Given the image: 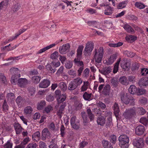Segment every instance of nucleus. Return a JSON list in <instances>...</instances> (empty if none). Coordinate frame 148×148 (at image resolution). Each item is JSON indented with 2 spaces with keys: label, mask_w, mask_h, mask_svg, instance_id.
<instances>
[{
  "label": "nucleus",
  "mask_w": 148,
  "mask_h": 148,
  "mask_svg": "<svg viewBox=\"0 0 148 148\" xmlns=\"http://www.w3.org/2000/svg\"><path fill=\"white\" fill-rule=\"evenodd\" d=\"M79 122H78L77 123L71 125L72 127L75 130L78 129L79 128L80 125L79 124Z\"/></svg>",
  "instance_id": "obj_61"
},
{
  "label": "nucleus",
  "mask_w": 148,
  "mask_h": 148,
  "mask_svg": "<svg viewBox=\"0 0 148 148\" xmlns=\"http://www.w3.org/2000/svg\"><path fill=\"white\" fill-rule=\"evenodd\" d=\"M104 25L107 28H110L112 26V23L108 21H104Z\"/></svg>",
  "instance_id": "obj_56"
},
{
  "label": "nucleus",
  "mask_w": 148,
  "mask_h": 148,
  "mask_svg": "<svg viewBox=\"0 0 148 148\" xmlns=\"http://www.w3.org/2000/svg\"><path fill=\"white\" fill-rule=\"evenodd\" d=\"M125 39L128 42H132L136 39V37L132 35H128L126 36Z\"/></svg>",
  "instance_id": "obj_31"
},
{
  "label": "nucleus",
  "mask_w": 148,
  "mask_h": 148,
  "mask_svg": "<svg viewBox=\"0 0 148 148\" xmlns=\"http://www.w3.org/2000/svg\"><path fill=\"white\" fill-rule=\"evenodd\" d=\"M16 101L18 106H21L24 102V100L22 97L19 96L16 99Z\"/></svg>",
  "instance_id": "obj_36"
},
{
  "label": "nucleus",
  "mask_w": 148,
  "mask_h": 148,
  "mask_svg": "<svg viewBox=\"0 0 148 148\" xmlns=\"http://www.w3.org/2000/svg\"><path fill=\"white\" fill-rule=\"evenodd\" d=\"M6 98L8 100L13 99L14 98V94L12 93H10L7 95Z\"/></svg>",
  "instance_id": "obj_50"
},
{
  "label": "nucleus",
  "mask_w": 148,
  "mask_h": 148,
  "mask_svg": "<svg viewBox=\"0 0 148 148\" xmlns=\"http://www.w3.org/2000/svg\"><path fill=\"white\" fill-rule=\"evenodd\" d=\"M121 68L125 70H128L130 68V66L127 60L125 59L122 60L120 63Z\"/></svg>",
  "instance_id": "obj_10"
},
{
  "label": "nucleus",
  "mask_w": 148,
  "mask_h": 148,
  "mask_svg": "<svg viewBox=\"0 0 148 148\" xmlns=\"http://www.w3.org/2000/svg\"><path fill=\"white\" fill-rule=\"evenodd\" d=\"M41 77L38 76H34L32 77V82L35 84H38L41 79Z\"/></svg>",
  "instance_id": "obj_38"
},
{
  "label": "nucleus",
  "mask_w": 148,
  "mask_h": 148,
  "mask_svg": "<svg viewBox=\"0 0 148 148\" xmlns=\"http://www.w3.org/2000/svg\"><path fill=\"white\" fill-rule=\"evenodd\" d=\"M70 47V45L68 43L64 45L59 47V51L61 54H65L69 51Z\"/></svg>",
  "instance_id": "obj_7"
},
{
  "label": "nucleus",
  "mask_w": 148,
  "mask_h": 148,
  "mask_svg": "<svg viewBox=\"0 0 148 148\" xmlns=\"http://www.w3.org/2000/svg\"><path fill=\"white\" fill-rule=\"evenodd\" d=\"M109 138L110 142L114 144L116 143V136L114 135H111Z\"/></svg>",
  "instance_id": "obj_46"
},
{
  "label": "nucleus",
  "mask_w": 148,
  "mask_h": 148,
  "mask_svg": "<svg viewBox=\"0 0 148 148\" xmlns=\"http://www.w3.org/2000/svg\"><path fill=\"white\" fill-rule=\"evenodd\" d=\"M114 111V114L115 116L117 117L119 115L120 110L117 103H115L112 107Z\"/></svg>",
  "instance_id": "obj_16"
},
{
  "label": "nucleus",
  "mask_w": 148,
  "mask_h": 148,
  "mask_svg": "<svg viewBox=\"0 0 148 148\" xmlns=\"http://www.w3.org/2000/svg\"><path fill=\"white\" fill-rule=\"evenodd\" d=\"M28 83V81L25 78H20L18 80V85L21 87H24Z\"/></svg>",
  "instance_id": "obj_11"
},
{
  "label": "nucleus",
  "mask_w": 148,
  "mask_h": 148,
  "mask_svg": "<svg viewBox=\"0 0 148 148\" xmlns=\"http://www.w3.org/2000/svg\"><path fill=\"white\" fill-rule=\"evenodd\" d=\"M89 85V82L88 81H84L83 82V84L81 88V92H84L86 91L88 88V86Z\"/></svg>",
  "instance_id": "obj_25"
},
{
  "label": "nucleus",
  "mask_w": 148,
  "mask_h": 148,
  "mask_svg": "<svg viewBox=\"0 0 148 148\" xmlns=\"http://www.w3.org/2000/svg\"><path fill=\"white\" fill-rule=\"evenodd\" d=\"M94 47V44L91 42H88L86 45L83 53L85 56L89 55Z\"/></svg>",
  "instance_id": "obj_4"
},
{
  "label": "nucleus",
  "mask_w": 148,
  "mask_h": 148,
  "mask_svg": "<svg viewBox=\"0 0 148 148\" xmlns=\"http://www.w3.org/2000/svg\"><path fill=\"white\" fill-rule=\"evenodd\" d=\"M119 81L122 84L127 85L129 84V81L127 78L125 76L120 77L119 79Z\"/></svg>",
  "instance_id": "obj_20"
},
{
  "label": "nucleus",
  "mask_w": 148,
  "mask_h": 148,
  "mask_svg": "<svg viewBox=\"0 0 148 148\" xmlns=\"http://www.w3.org/2000/svg\"><path fill=\"white\" fill-rule=\"evenodd\" d=\"M135 6L136 7L139 8L140 9H142L144 8L145 7V5L141 3L136 2L135 4Z\"/></svg>",
  "instance_id": "obj_48"
},
{
  "label": "nucleus",
  "mask_w": 148,
  "mask_h": 148,
  "mask_svg": "<svg viewBox=\"0 0 148 148\" xmlns=\"http://www.w3.org/2000/svg\"><path fill=\"white\" fill-rule=\"evenodd\" d=\"M123 43L122 42H119L116 44H109L110 47H118L122 46Z\"/></svg>",
  "instance_id": "obj_57"
},
{
  "label": "nucleus",
  "mask_w": 148,
  "mask_h": 148,
  "mask_svg": "<svg viewBox=\"0 0 148 148\" xmlns=\"http://www.w3.org/2000/svg\"><path fill=\"white\" fill-rule=\"evenodd\" d=\"M145 130L144 127L142 125L137 126L135 129L136 134L138 135H140L143 134Z\"/></svg>",
  "instance_id": "obj_14"
},
{
  "label": "nucleus",
  "mask_w": 148,
  "mask_h": 148,
  "mask_svg": "<svg viewBox=\"0 0 148 148\" xmlns=\"http://www.w3.org/2000/svg\"><path fill=\"white\" fill-rule=\"evenodd\" d=\"M119 145L121 148H128L129 139L126 135H120L119 137Z\"/></svg>",
  "instance_id": "obj_1"
},
{
  "label": "nucleus",
  "mask_w": 148,
  "mask_h": 148,
  "mask_svg": "<svg viewBox=\"0 0 148 148\" xmlns=\"http://www.w3.org/2000/svg\"><path fill=\"white\" fill-rule=\"evenodd\" d=\"M87 11L91 14H97L96 10L92 8L88 9Z\"/></svg>",
  "instance_id": "obj_60"
},
{
  "label": "nucleus",
  "mask_w": 148,
  "mask_h": 148,
  "mask_svg": "<svg viewBox=\"0 0 148 148\" xmlns=\"http://www.w3.org/2000/svg\"><path fill=\"white\" fill-rule=\"evenodd\" d=\"M21 6L20 4L17 3L13 5L12 10L14 12H16L18 11L20 8Z\"/></svg>",
  "instance_id": "obj_54"
},
{
  "label": "nucleus",
  "mask_w": 148,
  "mask_h": 148,
  "mask_svg": "<svg viewBox=\"0 0 148 148\" xmlns=\"http://www.w3.org/2000/svg\"><path fill=\"white\" fill-rule=\"evenodd\" d=\"M0 83L6 84L7 83V81L3 73L0 74Z\"/></svg>",
  "instance_id": "obj_32"
},
{
  "label": "nucleus",
  "mask_w": 148,
  "mask_h": 148,
  "mask_svg": "<svg viewBox=\"0 0 148 148\" xmlns=\"http://www.w3.org/2000/svg\"><path fill=\"white\" fill-rule=\"evenodd\" d=\"M92 95L91 93H88L86 92H85L83 95V98L85 100L90 101L92 99Z\"/></svg>",
  "instance_id": "obj_22"
},
{
  "label": "nucleus",
  "mask_w": 148,
  "mask_h": 148,
  "mask_svg": "<svg viewBox=\"0 0 148 148\" xmlns=\"http://www.w3.org/2000/svg\"><path fill=\"white\" fill-rule=\"evenodd\" d=\"M120 97L122 103L127 104L129 103L128 96L127 93H124L123 92H121L120 95Z\"/></svg>",
  "instance_id": "obj_6"
},
{
  "label": "nucleus",
  "mask_w": 148,
  "mask_h": 148,
  "mask_svg": "<svg viewBox=\"0 0 148 148\" xmlns=\"http://www.w3.org/2000/svg\"><path fill=\"white\" fill-rule=\"evenodd\" d=\"M79 122L78 120H77L76 119V117L75 116H73L71 119L70 122L71 125L76 123Z\"/></svg>",
  "instance_id": "obj_53"
},
{
  "label": "nucleus",
  "mask_w": 148,
  "mask_h": 148,
  "mask_svg": "<svg viewBox=\"0 0 148 148\" xmlns=\"http://www.w3.org/2000/svg\"><path fill=\"white\" fill-rule=\"evenodd\" d=\"M50 84V82L49 80L44 79L39 84V86L41 88H45L47 87Z\"/></svg>",
  "instance_id": "obj_12"
},
{
  "label": "nucleus",
  "mask_w": 148,
  "mask_h": 148,
  "mask_svg": "<svg viewBox=\"0 0 148 148\" xmlns=\"http://www.w3.org/2000/svg\"><path fill=\"white\" fill-rule=\"evenodd\" d=\"M60 42L59 41H57L56 42V43H54V44H52L51 45L48 46H47L45 48H44L42 49H40L37 52V54H40V53H42L44 52L46 50H47L48 49H50V48L54 47L57 44L59 43Z\"/></svg>",
  "instance_id": "obj_9"
},
{
  "label": "nucleus",
  "mask_w": 148,
  "mask_h": 148,
  "mask_svg": "<svg viewBox=\"0 0 148 148\" xmlns=\"http://www.w3.org/2000/svg\"><path fill=\"white\" fill-rule=\"evenodd\" d=\"M102 144L104 148H113L111 143L107 140H103Z\"/></svg>",
  "instance_id": "obj_29"
},
{
  "label": "nucleus",
  "mask_w": 148,
  "mask_h": 148,
  "mask_svg": "<svg viewBox=\"0 0 148 148\" xmlns=\"http://www.w3.org/2000/svg\"><path fill=\"white\" fill-rule=\"evenodd\" d=\"M12 144L9 141H8L4 146V148H12Z\"/></svg>",
  "instance_id": "obj_64"
},
{
  "label": "nucleus",
  "mask_w": 148,
  "mask_h": 148,
  "mask_svg": "<svg viewBox=\"0 0 148 148\" xmlns=\"http://www.w3.org/2000/svg\"><path fill=\"white\" fill-rule=\"evenodd\" d=\"M75 64L78 66H83V63L82 61H81L80 60V58H75L73 61Z\"/></svg>",
  "instance_id": "obj_40"
},
{
  "label": "nucleus",
  "mask_w": 148,
  "mask_h": 148,
  "mask_svg": "<svg viewBox=\"0 0 148 148\" xmlns=\"http://www.w3.org/2000/svg\"><path fill=\"white\" fill-rule=\"evenodd\" d=\"M40 133L39 131H38L34 133L32 136V139L34 140L38 141L40 138Z\"/></svg>",
  "instance_id": "obj_26"
},
{
  "label": "nucleus",
  "mask_w": 148,
  "mask_h": 148,
  "mask_svg": "<svg viewBox=\"0 0 148 148\" xmlns=\"http://www.w3.org/2000/svg\"><path fill=\"white\" fill-rule=\"evenodd\" d=\"M77 87L73 82L72 81L69 84L68 88L69 90L72 91L76 89Z\"/></svg>",
  "instance_id": "obj_30"
},
{
  "label": "nucleus",
  "mask_w": 148,
  "mask_h": 148,
  "mask_svg": "<svg viewBox=\"0 0 148 148\" xmlns=\"http://www.w3.org/2000/svg\"><path fill=\"white\" fill-rule=\"evenodd\" d=\"M30 141V138L28 137H27L23 139V141L21 143V145H22L23 148L25 147V145H26L27 143Z\"/></svg>",
  "instance_id": "obj_44"
},
{
  "label": "nucleus",
  "mask_w": 148,
  "mask_h": 148,
  "mask_svg": "<svg viewBox=\"0 0 148 148\" xmlns=\"http://www.w3.org/2000/svg\"><path fill=\"white\" fill-rule=\"evenodd\" d=\"M110 86L108 84L106 85L104 87L102 91V94L105 96L108 95L110 94Z\"/></svg>",
  "instance_id": "obj_19"
},
{
  "label": "nucleus",
  "mask_w": 148,
  "mask_h": 148,
  "mask_svg": "<svg viewBox=\"0 0 148 148\" xmlns=\"http://www.w3.org/2000/svg\"><path fill=\"white\" fill-rule=\"evenodd\" d=\"M127 1H124L119 3L117 5V8L118 9H121L125 8L127 4Z\"/></svg>",
  "instance_id": "obj_39"
},
{
  "label": "nucleus",
  "mask_w": 148,
  "mask_h": 148,
  "mask_svg": "<svg viewBox=\"0 0 148 148\" xmlns=\"http://www.w3.org/2000/svg\"><path fill=\"white\" fill-rule=\"evenodd\" d=\"M139 85L140 86L148 85V77H145L140 79L138 82Z\"/></svg>",
  "instance_id": "obj_18"
},
{
  "label": "nucleus",
  "mask_w": 148,
  "mask_h": 148,
  "mask_svg": "<svg viewBox=\"0 0 148 148\" xmlns=\"http://www.w3.org/2000/svg\"><path fill=\"white\" fill-rule=\"evenodd\" d=\"M77 87L80 86L83 82V80L81 78L78 77L75 78L72 81Z\"/></svg>",
  "instance_id": "obj_27"
},
{
  "label": "nucleus",
  "mask_w": 148,
  "mask_h": 148,
  "mask_svg": "<svg viewBox=\"0 0 148 148\" xmlns=\"http://www.w3.org/2000/svg\"><path fill=\"white\" fill-rule=\"evenodd\" d=\"M14 126L16 134L18 135L20 134L22 132V130H23L20 124L18 123H15L14 124Z\"/></svg>",
  "instance_id": "obj_13"
},
{
  "label": "nucleus",
  "mask_w": 148,
  "mask_h": 148,
  "mask_svg": "<svg viewBox=\"0 0 148 148\" xmlns=\"http://www.w3.org/2000/svg\"><path fill=\"white\" fill-rule=\"evenodd\" d=\"M137 89L135 86L131 85L128 89V91L130 93L132 94H134L136 93Z\"/></svg>",
  "instance_id": "obj_34"
},
{
  "label": "nucleus",
  "mask_w": 148,
  "mask_h": 148,
  "mask_svg": "<svg viewBox=\"0 0 148 148\" xmlns=\"http://www.w3.org/2000/svg\"><path fill=\"white\" fill-rule=\"evenodd\" d=\"M121 61V58H119L115 64L113 70V73L115 74L116 73L119 69V66L120 62Z\"/></svg>",
  "instance_id": "obj_35"
},
{
  "label": "nucleus",
  "mask_w": 148,
  "mask_h": 148,
  "mask_svg": "<svg viewBox=\"0 0 148 148\" xmlns=\"http://www.w3.org/2000/svg\"><path fill=\"white\" fill-rule=\"evenodd\" d=\"M64 67L62 66H61L59 69L57 71L56 74L60 75V74H64Z\"/></svg>",
  "instance_id": "obj_58"
},
{
  "label": "nucleus",
  "mask_w": 148,
  "mask_h": 148,
  "mask_svg": "<svg viewBox=\"0 0 148 148\" xmlns=\"http://www.w3.org/2000/svg\"><path fill=\"white\" fill-rule=\"evenodd\" d=\"M87 112L90 121L93 120L94 119V116L92 114L91 109L90 108L88 109L87 110Z\"/></svg>",
  "instance_id": "obj_41"
},
{
  "label": "nucleus",
  "mask_w": 148,
  "mask_h": 148,
  "mask_svg": "<svg viewBox=\"0 0 148 148\" xmlns=\"http://www.w3.org/2000/svg\"><path fill=\"white\" fill-rule=\"evenodd\" d=\"M28 90L29 92V95L32 96L35 93V89L33 87H29Z\"/></svg>",
  "instance_id": "obj_49"
},
{
  "label": "nucleus",
  "mask_w": 148,
  "mask_h": 148,
  "mask_svg": "<svg viewBox=\"0 0 148 148\" xmlns=\"http://www.w3.org/2000/svg\"><path fill=\"white\" fill-rule=\"evenodd\" d=\"M124 29L129 33L133 32H134L133 29L129 25L127 24L124 26Z\"/></svg>",
  "instance_id": "obj_42"
},
{
  "label": "nucleus",
  "mask_w": 148,
  "mask_h": 148,
  "mask_svg": "<svg viewBox=\"0 0 148 148\" xmlns=\"http://www.w3.org/2000/svg\"><path fill=\"white\" fill-rule=\"evenodd\" d=\"M142 75L145 76L148 74V69H147L143 68L141 70Z\"/></svg>",
  "instance_id": "obj_59"
},
{
  "label": "nucleus",
  "mask_w": 148,
  "mask_h": 148,
  "mask_svg": "<svg viewBox=\"0 0 148 148\" xmlns=\"http://www.w3.org/2000/svg\"><path fill=\"white\" fill-rule=\"evenodd\" d=\"M50 137L51 134L48 129L47 128L44 129L42 132V139L44 140L47 138L49 139Z\"/></svg>",
  "instance_id": "obj_8"
},
{
  "label": "nucleus",
  "mask_w": 148,
  "mask_h": 148,
  "mask_svg": "<svg viewBox=\"0 0 148 148\" xmlns=\"http://www.w3.org/2000/svg\"><path fill=\"white\" fill-rule=\"evenodd\" d=\"M45 102L43 101H41L37 106V108L38 110H41L45 106Z\"/></svg>",
  "instance_id": "obj_47"
},
{
  "label": "nucleus",
  "mask_w": 148,
  "mask_h": 148,
  "mask_svg": "<svg viewBox=\"0 0 148 148\" xmlns=\"http://www.w3.org/2000/svg\"><path fill=\"white\" fill-rule=\"evenodd\" d=\"M110 82L114 87H116L118 86L119 82L117 79L116 78H114L110 80Z\"/></svg>",
  "instance_id": "obj_45"
},
{
  "label": "nucleus",
  "mask_w": 148,
  "mask_h": 148,
  "mask_svg": "<svg viewBox=\"0 0 148 148\" xmlns=\"http://www.w3.org/2000/svg\"><path fill=\"white\" fill-rule=\"evenodd\" d=\"M58 86L63 91H66L67 89V87L66 84L63 82L60 83L58 84Z\"/></svg>",
  "instance_id": "obj_33"
},
{
  "label": "nucleus",
  "mask_w": 148,
  "mask_h": 148,
  "mask_svg": "<svg viewBox=\"0 0 148 148\" xmlns=\"http://www.w3.org/2000/svg\"><path fill=\"white\" fill-rule=\"evenodd\" d=\"M37 145L36 143H30L27 145L26 148H36Z\"/></svg>",
  "instance_id": "obj_63"
},
{
  "label": "nucleus",
  "mask_w": 148,
  "mask_h": 148,
  "mask_svg": "<svg viewBox=\"0 0 148 148\" xmlns=\"http://www.w3.org/2000/svg\"><path fill=\"white\" fill-rule=\"evenodd\" d=\"M32 108L31 106H29L26 107L24 109V112L26 114H30L32 111Z\"/></svg>",
  "instance_id": "obj_43"
},
{
  "label": "nucleus",
  "mask_w": 148,
  "mask_h": 148,
  "mask_svg": "<svg viewBox=\"0 0 148 148\" xmlns=\"http://www.w3.org/2000/svg\"><path fill=\"white\" fill-rule=\"evenodd\" d=\"M97 121L98 125L103 126L105 123V119L103 116H101L97 118Z\"/></svg>",
  "instance_id": "obj_24"
},
{
  "label": "nucleus",
  "mask_w": 148,
  "mask_h": 148,
  "mask_svg": "<svg viewBox=\"0 0 148 148\" xmlns=\"http://www.w3.org/2000/svg\"><path fill=\"white\" fill-rule=\"evenodd\" d=\"M66 98V96L63 94L58 97L57 99L58 106H59L60 104L63 103V102L65 100Z\"/></svg>",
  "instance_id": "obj_28"
},
{
  "label": "nucleus",
  "mask_w": 148,
  "mask_h": 148,
  "mask_svg": "<svg viewBox=\"0 0 148 148\" xmlns=\"http://www.w3.org/2000/svg\"><path fill=\"white\" fill-rule=\"evenodd\" d=\"M137 109L135 107L127 109L123 114V116L127 119L130 120L136 115Z\"/></svg>",
  "instance_id": "obj_2"
},
{
  "label": "nucleus",
  "mask_w": 148,
  "mask_h": 148,
  "mask_svg": "<svg viewBox=\"0 0 148 148\" xmlns=\"http://www.w3.org/2000/svg\"><path fill=\"white\" fill-rule=\"evenodd\" d=\"M112 70V69L111 66L106 67L101 70L100 73L104 75H106L110 73Z\"/></svg>",
  "instance_id": "obj_15"
},
{
  "label": "nucleus",
  "mask_w": 148,
  "mask_h": 148,
  "mask_svg": "<svg viewBox=\"0 0 148 148\" xmlns=\"http://www.w3.org/2000/svg\"><path fill=\"white\" fill-rule=\"evenodd\" d=\"M140 122L145 125H147L148 123L147 119L145 117L141 118L140 119Z\"/></svg>",
  "instance_id": "obj_55"
},
{
  "label": "nucleus",
  "mask_w": 148,
  "mask_h": 148,
  "mask_svg": "<svg viewBox=\"0 0 148 148\" xmlns=\"http://www.w3.org/2000/svg\"><path fill=\"white\" fill-rule=\"evenodd\" d=\"M21 76L20 74L17 75L15 74V75H13L11 77V82L13 85H15L17 83V78L20 77Z\"/></svg>",
  "instance_id": "obj_23"
},
{
  "label": "nucleus",
  "mask_w": 148,
  "mask_h": 148,
  "mask_svg": "<svg viewBox=\"0 0 148 148\" xmlns=\"http://www.w3.org/2000/svg\"><path fill=\"white\" fill-rule=\"evenodd\" d=\"M58 56V53L57 52H55L51 55V58L53 59L57 58Z\"/></svg>",
  "instance_id": "obj_62"
},
{
  "label": "nucleus",
  "mask_w": 148,
  "mask_h": 148,
  "mask_svg": "<svg viewBox=\"0 0 148 148\" xmlns=\"http://www.w3.org/2000/svg\"><path fill=\"white\" fill-rule=\"evenodd\" d=\"M46 69L51 73H54L56 71V69L52 65V63L48 64L46 66Z\"/></svg>",
  "instance_id": "obj_21"
},
{
  "label": "nucleus",
  "mask_w": 148,
  "mask_h": 148,
  "mask_svg": "<svg viewBox=\"0 0 148 148\" xmlns=\"http://www.w3.org/2000/svg\"><path fill=\"white\" fill-rule=\"evenodd\" d=\"M66 105V104L65 102L62 103L59 108V110L57 111V115L60 117H61L62 116L63 112L64 110Z\"/></svg>",
  "instance_id": "obj_17"
},
{
  "label": "nucleus",
  "mask_w": 148,
  "mask_h": 148,
  "mask_svg": "<svg viewBox=\"0 0 148 148\" xmlns=\"http://www.w3.org/2000/svg\"><path fill=\"white\" fill-rule=\"evenodd\" d=\"M2 107L3 111L5 112H7L8 109V106L7 105L5 100L3 102Z\"/></svg>",
  "instance_id": "obj_52"
},
{
  "label": "nucleus",
  "mask_w": 148,
  "mask_h": 148,
  "mask_svg": "<svg viewBox=\"0 0 148 148\" xmlns=\"http://www.w3.org/2000/svg\"><path fill=\"white\" fill-rule=\"evenodd\" d=\"M146 92L145 90L143 89L138 88L137 89V92L136 93L138 95H141L144 94Z\"/></svg>",
  "instance_id": "obj_51"
},
{
  "label": "nucleus",
  "mask_w": 148,
  "mask_h": 148,
  "mask_svg": "<svg viewBox=\"0 0 148 148\" xmlns=\"http://www.w3.org/2000/svg\"><path fill=\"white\" fill-rule=\"evenodd\" d=\"M134 146L137 148H142L144 146V143L142 138L135 139L133 140L132 142Z\"/></svg>",
  "instance_id": "obj_5"
},
{
  "label": "nucleus",
  "mask_w": 148,
  "mask_h": 148,
  "mask_svg": "<svg viewBox=\"0 0 148 148\" xmlns=\"http://www.w3.org/2000/svg\"><path fill=\"white\" fill-rule=\"evenodd\" d=\"M84 47L82 46H79L77 50V58H80L82 54V52Z\"/></svg>",
  "instance_id": "obj_37"
},
{
  "label": "nucleus",
  "mask_w": 148,
  "mask_h": 148,
  "mask_svg": "<svg viewBox=\"0 0 148 148\" xmlns=\"http://www.w3.org/2000/svg\"><path fill=\"white\" fill-rule=\"evenodd\" d=\"M94 58L96 62L98 63L101 61L104 54V49L102 47H100L98 49H95L94 52Z\"/></svg>",
  "instance_id": "obj_3"
}]
</instances>
